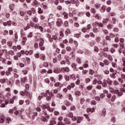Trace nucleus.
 <instances>
[{
    "instance_id": "nucleus-63",
    "label": "nucleus",
    "mask_w": 125,
    "mask_h": 125,
    "mask_svg": "<svg viewBox=\"0 0 125 125\" xmlns=\"http://www.w3.org/2000/svg\"><path fill=\"white\" fill-rule=\"evenodd\" d=\"M20 14L21 16H23V15H25V12L23 11H21L20 12Z\"/></svg>"
},
{
    "instance_id": "nucleus-64",
    "label": "nucleus",
    "mask_w": 125,
    "mask_h": 125,
    "mask_svg": "<svg viewBox=\"0 0 125 125\" xmlns=\"http://www.w3.org/2000/svg\"><path fill=\"white\" fill-rule=\"evenodd\" d=\"M109 37L112 38H115V35H114V34H113L112 33H110L109 34Z\"/></svg>"
},
{
    "instance_id": "nucleus-14",
    "label": "nucleus",
    "mask_w": 125,
    "mask_h": 125,
    "mask_svg": "<svg viewBox=\"0 0 125 125\" xmlns=\"http://www.w3.org/2000/svg\"><path fill=\"white\" fill-rule=\"evenodd\" d=\"M101 12H105V11L106 10V6H103L100 9Z\"/></svg>"
},
{
    "instance_id": "nucleus-58",
    "label": "nucleus",
    "mask_w": 125,
    "mask_h": 125,
    "mask_svg": "<svg viewBox=\"0 0 125 125\" xmlns=\"http://www.w3.org/2000/svg\"><path fill=\"white\" fill-rule=\"evenodd\" d=\"M98 80L96 78L94 79L93 81V84H95L96 83H97Z\"/></svg>"
},
{
    "instance_id": "nucleus-22",
    "label": "nucleus",
    "mask_w": 125,
    "mask_h": 125,
    "mask_svg": "<svg viewBox=\"0 0 125 125\" xmlns=\"http://www.w3.org/2000/svg\"><path fill=\"white\" fill-rule=\"evenodd\" d=\"M40 57H41V59L42 60H45V55L43 54H41L40 55Z\"/></svg>"
},
{
    "instance_id": "nucleus-41",
    "label": "nucleus",
    "mask_w": 125,
    "mask_h": 125,
    "mask_svg": "<svg viewBox=\"0 0 125 125\" xmlns=\"http://www.w3.org/2000/svg\"><path fill=\"white\" fill-rule=\"evenodd\" d=\"M116 100V95H113L111 98V102H114Z\"/></svg>"
},
{
    "instance_id": "nucleus-42",
    "label": "nucleus",
    "mask_w": 125,
    "mask_h": 125,
    "mask_svg": "<svg viewBox=\"0 0 125 125\" xmlns=\"http://www.w3.org/2000/svg\"><path fill=\"white\" fill-rule=\"evenodd\" d=\"M21 37H24V36H25V33L24 32V30H23V29L21 30Z\"/></svg>"
},
{
    "instance_id": "nucleus-10",
    "label": "nucleus",
    "mask_w": 125,
    "mask_h": 125,
    "mask_svg": "<svg viewBox=\"0 0 125 125\" xmlns=\"http://www.w3.org/2000/svg\"><path fill=\"white\" fill-rule=\"evenodd\" d=\"M71 67L73 68L74 71H78V69L77 68V64H76V63H72Z\"/></svg>"
},
{
    "instance_id": "nucleus-33",
    "label": "nucleus",
    "mask_w": 125,
    "mask_h": 125,
    "mask_svg": "<svg viewBox=\"0 0 125 125\" xmlns=\"http://www.w3.org/2000/svg\"><path fill=\"white\" fill-rule=\"evenodd\" d=\"M7 45L9 47H11V46H12V42H11V41L8 42H7Z\"/></svg>"
},
{
    "instance_id": "nucleus-7",
    "label": "nucleus",
    "mask_w": 125,
    "mask_h": 125,
    "mask_svg": "<svg viewBox=\"0 0 125 125\" xmlns=\"http://www.w3.org/2000/svg\"><path fill=\"white\" fill-rule=\"evenodd\" d=\"M36 13V10L35 9L32 8L31 10H29L27 11V14L28 15H32V14H35Z\"/></svg>"
},
{
    "instance_id": "nucleus-15",
    "label": "nucleus",
    "mask_w": 125,
    "mask_h": 125,
    "mask_svg": "<svg viewBox=\"0 0 125 125\" xmlns=\"http://www.w3.org/2000/svg\"><path fill=\"white\" fill-rule=\"evenodd\" d=\"M107 28L108 30H112V29L114 28V25L112 24H109L107 25Z\"/></svg>"
},
{
    "instance_id": "nucleus-5",
    "label": "nucleus",
    "mask_w": 125,
    "mask_h": 125,
    "mask_svg": "<svg viewBox=\"0 0 125 125\" xmlns=\"http://www.w3.org/2000/svg\"><path fill=\"white\" fill-rule=\"evenodd\" d=\"M104 93H105V94H106V97L108 98V99H110L111 97H112V94L111 93H109V91L104 90Z\"/></svg>"
},
{
    "instance_id": "nucleus-30",
    "label": "nucleus",
    "mask_w": 125,
    "mask_h": 125,
    "mask_svg": "<svg viewBox=\"0 0 125 125\" xmlns=\"http://www.w3.org/2000/svg\"><path fill=\"white\" fill-rule=\"evenodd\" d=\"M38 116V113L37 112L34 113L32 115V120H35V117H37Z\"/></svg>"
},
{
    "instance_id": "nucleus-23",
    "label": "nucleus",
    "mask_w": 125,
    "mask_h": 125,
    "mask_svg": "<svg viewBox=\"0 0 125 125\" xmlns=\"http://www.w3.org/2000/svg\"><path fill=\"white\" fill-rule=\"evenodd\" d=\"M104 63L105 64V65H106L107 66H108V65H109V64H110V62L107 59L104 60Z\"/></svg>"
},
{
    "instance_id": "nucleus-61",
    "label": "nucleus",
    "mask_w": 125,
    "mask_h": 125,
    "mask_svg": "<svg viewBox=\"0 0 125 125\" xmlns=\"http://www.w3.org/2000/svg\"><path fill=\"white\" fill-rule=\"evenodd\" d=\"M103 56H104V57H106V58H108V56H109V55L107 53H103Z\"/></svg>"
},
{
    "instance_id": "nucleus-35",
    "label": "nucleus",
    "mask_w": 125,
    "mask_h": 125,
    "mask_svg": "<svg viewBox=\"0 0 125 125\" xmlns=\"http://www.w3.org/2000/svg\"><path fill=\"white\" fill-rule=\"evenodd\" d=\"M64 121L65 122V123H66V124H67V125H70V124H71V122L68 121L67 118H64Z\"/></svg>"
},
{
    "instance_id": "nucleus-57",
    "label": "nucleus",
    "mask_w": 125,
    "mask_h": 125,
    "mask_svg": "<svg viewBox=\"0 0 125 125\" xmlns=\"http://www.w3.org/2000/svg\"><path fill=\"white\" fill-rule=\"evenodd\" d=\"M87 30H90V29H91V24H89L87 25L86 26V28Z\"/></svg>"
},
{
    "instance_id": "nucleus-47",
    "label": "nucleus",
    "mask_w": 125,
    "mask_h": 125,
    "mask_svg": "<svg viewBox=\"0 0 125 125\" xmlns=\"http://www.w3.org/2000/svg\"><path fill=\"white\" fill-rule=\"evenodd\" d=\"M105 39L106 41H111V38L109 36H105Z\"/></svg>"
},
{
    "instance_id": "nucleus-18",
    "label": "nucleus",
    "mask_w": 125,
    "mask_h": 125,
    "mask_svg": "<svg viewBox=\"0 0 125 125\" xmlns=\"http://www.w3.org/2000/svg\"><path fill=\"white\" fill-rule=\"evenodd\" d=\"M62 15H63L64 19H68V13L65 12H63L62 13Z\"/></svg>"
},
{
    "instance_id": "nucleus-56",
    "label": "nucleus",
    "mask_w": 125,
    "mask_h": 125,
    "mask_svg": "<svg viewBox=\"0 0 125 125\" xmlns=\"http://www.w3.org/2000/svg\"><path fill=\"white\" fill-rule=\"evenodd\" d=\"M27 38H33V33L32 32H30L27 35Z\"/></svg>"
},
{
    "instance_id": "nucleus-44",
    "label": "nucleus",
    "mask_w": 125,
    "mask_h": 125,
    "mask_svg": "<svg viewBox=\"0 0 125 125\" xmlns=\"http://www.w3.org/2000/svg\"><path fill=\"white\" fill-rule=\"evenodd\" d=\"M96 25H97V26H99V27H103V23L101 22L96 23Z\"/></svg>"
},
{
    "instance_id": "nucleus-62",
    "label": "nucleus",
    "mask_w": 125,
    "mask_h": 125,
    "mask_svg": "<svg viewBox=\"0 0 125 125\" xmlns=\"http://www.w3.org/2000/svg\"><path fill=\"white\" fill-rule=\"evenodd\" d=\"M42 5L44 9H47V8H48V7H47V5H44V4H42Z\"/></svg>"
},
{
    "instance_id": "nucleus-27",
    "label": "nucleus",
    "mask_w": 125,
    "mask_h": 125,
    "mask_svg": "<svg viewBox=\"0 0 125 125\" xmlns=\"http://www.w3.org/2000/svg\"><path fill=\"white\" fill-rule=\"evenodd\" d=\"M64 79L66 80V82H69V81H70V77L68 75H64Z\"/></svg>"
},
{
    "instance_id": "nucleus-17",
    "label": "nucleus",
    "mask_w": 125,
    "mask_h": 125,
    "mask_svg": "<svg viewBox=\"0 0 125 125\" xmlns=\"http://www.w3.org/2000/svg\"><path fill=\"white\" fill-rule=\"evenodd\" d=\"M28 40V39L27 38V37H23L22 38V44L23 45H25V43H26V42H27V40Z\"/></svg>"
},
{
    "instance_id": "nucleus-59",
    "label": "nucleus",
    "mask_w": 125,
    "mask_h": 125,
    "mask_svg": "<svg viewBox=\"0 0 125 125\" xmlns=\"http://www.w3.org/2000/svg\"><path fill=\"white\" fill-rule=\"evenodd\" d=\"M47 71L46 69H43L41 71L40 73L41 74H44V73H46Z\"/></svg>"
},
{
    "instance_id": "nucleus-26",
    "label": "nucleus",
    "mask_w": 125,
    "mask_h": 125,
    "mask_svg": "<svg viewBox=\"0 0 125 125\" xmlns=\"http://www.w3.org/2000/svg\"><path fill=\"white\" fill-rule=\"evenodd\" d=\"M88 61H86L85 62L84 64L83 65V68H87L88 67Z\"/></svg>"
},
{
    "instance_id": "nucleus-13",
    "label": "nucleus",
    "mask_w": 125,
    "mask_h": 125,
    "mask_svg": "<svg viewBox=\"0 0 125 125\" xmlns=\"http://www.w3.org/2000/svg\"><path fill=\"white\" fill-rule=\"evenodd\" d=\"M30 28H31V25L30 24H27L26 26L23 27V30L24 31H27V30H29Z\"/></svg>"
},
{
    "instance_id": "nucleus-52",
    "label": "nucleus",
    "mask_w": 125,
    "mask_h": 125,
    "mask_svg": "<svg viewBox=\"0 0 125 125\" xmlns=\"http://www.w3.org/2000/svg\"><path fill=\"white\" fill-rule=\"evenodd\" d=\"M41 20H44L45 19V17L42 15H40Z\"/></svg>"
},
{
    "instance_id": "nucleus-49",
    "label": "nucleus",
    "mask_w": 125,
    "mask_h": 125,
    "mask_svg": "<svg viewBox=\"0 0 125 125\" xmlns=\"http://www.w3.org/2000/svg\"><path fill=\"white\" fill-rule=\"evenodd\" d=\"M65 27H69V22L68 21H65L64 23Z\"/></svg>"
},
{
    "instance_id": "nucleus-1",
    "label": "nucleus",
    "mask_w": 125,
    "mask_h": 125,
    "mask_svg": "<svg viewBox=\"0 0 125 125\" xmlns=\"http://www.w3.org/2000/svg\"><path fill=\"white\" fill-rule=\"evenodd\" d=\"M41 96L42 98H43V97H46V101H50L51 100L52 97L54 95L53 92H49V90H47L45 93H42Z\"/></svg>"
},
{
    "instance_id": "nucleus-38",
    "label": "nucleus",
    "mask_w": 125,
    "mask_h": 125,
    "mask_svg": "<svg viewBox=\"0 0 125 125\" xmlns=\"http://www.w3.org/2000/svg\"><path fill=\"white\" fill-rule=\"evenodd\" d=\"M41 108H42V110H45V109H46V108H47V107L46 106V105H45V104H42L41 105Z\"/></svg>"
},
{
    "instance_id": "nucleus-29",
    "label": "nucleus",
    "mask_w": 125,
    "mask_h": 125,
    "mask_svg": "<svg viewBox=\"0 0 125 125\" xmlns=\"http://www.w3.org/2000/svg\"><path fill=\"white\" fill-rule=\"evenodd\" d=\"M48 22H49V24H51V23H52L53 24H54V21H53V18L49 19Z\"/></svg>"
},
{
    "instance_id": "nucleus-25",
    "label": "nucleus",
    "mask_w": 125,
    "mask_h": 125,
    "mask_svg": "<svg viewBox=\"0 0 125 125\" xmlns=\"http://www.w3.org/2000/svg\"><path fill=\"white\" fill-rule=\"evenodd\" d=\"M95 7L97 8V9H99L100 7H101V4H95L94 5Z\"/></svg>"
},
{
    "instance_id": "nucleus-21",
    "label": "nucleus",
    "mask_w": 125,
    "mask_h": 125,
    "mask_svg": "<svg viewBox=\"0 0 125 125\" xmlns=\"http://www.w3.org/2000/svg\"><path fill=\"white\" fill-rule=\"evenodd\" d=\"M38 12L39 14H42V13H43V10L41 8H39Z\"/></svg>"
},
{
    "instance_id": "nucleus-55",
    "label": "nucleus",
    "mask_w": 125,
    "mask_h": 125,
    "mask_svg": "<svg viewBox=\"0 0 125 125\" xmlns=\"http://www.w3.org/2000/svg\"><path fill=\"white\" fill-rule=\"evenodd\" d=\"M89 75H93L94 74V71H93L92 69H90L89 70Z\"/></svg>"
},
{
    "instance_id": "nucleus-50",
    "label": "nucleus",
    "mask_w": 125,
    "mask_h": 125,
    "mask_svg": "<svg viewBox=\"0 0 125 125\" xmlns=\"http://www.w3.org/2000/svg\"><path fill=\"white\" fill-rule=\"evenodd\" d=\"M74 116V114L72 112L69 113L68 114H67V117H69V118H72V117Z\"/></svg>"
},
{
    "instance_id": "nucleus-54",
    "label": "nucleus",
    "mask_w": 125,
    "mask_h": 125,
    "mask_svg": "<svg viewBox=\"0 0 125 125\" xmlns=\"http://www.w3.org/2000/svg\"><path fill=\"white\" fill-rule=\"evenodd\" d=\"M14 75V78L15 79H18V78H19V75L17 74V73H13Z\"/></svg>"
},
{
    "instance_id": "nucleus-4",
    "label": "nucleus",
    "mask_w": 125,
    "mask_h": 125,
    "mask_svg": "<svg viewBox=\"0 0 125 125\" xmlns=\"http://www.w3.org/2000/svg\"><path fill=\"white\" fill-rule=\"evenodd\" d=\"M62 24H63V21H62L61 19H58L56 22L57 26L58 27H61Z\"/></svg>"
},
{
    "instance_id": "nucleus-16",
    "label": "nucleus",
    "mask_w": 125,
    "mask_h": 125,
    "mask_svg": "<svg viewBox=\"0 0 125 125\" xmlns=\"http://www.w3.org/2000/svg\"><path fill=\"white\" fill-rule=\"evenodd\" d=\"M93 17H94V18H96V19H100V16H99V14H95L93 15Z\"/></svg>"
},
{
    "instance_id": "nucleus-19",
    "label": "nucleus",
    "mask_w": 125,
    "mask_h": 125,
    "mask_svg": "<svg viewBox=\"0 0 125 125\" xmlns=\"http://www.w3.org/2000/svg\"><path fill=\"white\" fill-rule=\"evenodd\" d=\"M52 39L53 40H53H54V41H56V42H57V41L58 40V37H57V35H53L52 36Z\"/></svg>"
},
{
    "instance_id": "nucleus-2",
    "label": "nucleus",
    "mask_w": 125,
    "mask_h": 125,
    "mask_svg": "<svg viewBox=\"0 0 125 125\" xmlns=\"http://www.w3.org/2000/svg\"><path fill=\"white\" fill-rule=\"evenodd\" d=\"M40 42L39 43V46L40 47L41 50H44L45 49V48L44 46H43V43H44V40H43V38H41L40 40Z\"/></svg>"
},
{
    "instance_id": "nucleus-46",
    "label": "nucleus",
    "mask_w": 125,
    "mask_h": 125,
    "mask_svg": "<svg viewBox=\"0 0 125 125\" xmlns=\"http://www.w3.org/2000/svg\"><path fill=\"white\" fill-rule=\"evenodd\" d=\"M110 78H112V79H116V75L115 73H112L110 74Z\"/></svg>"
},
{
    "instance_id": "nucleus-34",
    "label": "nucleus",
    "mask_w": 125,
    "mask_h": 125,
    "mask_svg": "<svg viewBox=\"0 0 125 125\" xmlns=\"http://www.w3.org/2000/svg\"><path fill=\"white\" fill-rule=\"evenodd\" d=\"M90 11H91V12L93 13V14H95V13H96V10H95V9L93 8H91Z\"/></svg>"
},
{
    "instance_id": "nucleus-6",
    "label": "nucleus",
    "mask_w": 125,
    "mask_h": 125,
    "mask_svg": "<svg viewBox=\"0 0 125 125\" xmlns=\"http://www.w3.org/2000/svg\"><path fill=\"white\" fill-rule=\"evenodd\" d=\"M114 94H118V96H122L124 94V93L122 92H120L119 90H115L114 92H113Z\"/></svg>"
},
{
    "instance_id": "nucleus-12",
    "label": "nucleus",
    "mask_w": 125,
    "mask_h": 125,
    "mask_svg": "<svg viewBox=\"0 0 125 125\" xmlns=\"http://www.w3.org/2000/svg\"><path fill=\"white\" fill-rule=\"evenodd\" d=\"M71 34V31L69 28L67 29L65 31V36H69Z\"/></svg>"
},
{
    "instance_id": "nucleus-3",
    "label": "nucleus",
    "mask_w": 125,
    "mask_h": 125,
    "mask_svg": "<svg viewBox=\"0 0 125 125\" xmlns=\"http://www.w3.org/2000/svg\"><path fill=\"white\" fill-rule=\"evenodd\" d=\"M26 92L27 93L26 95ZM29 95V98H30V99H32V95H30L29 92H27L26 90H25V92L24 91L20 92V95H21V96H25V95Z\"/></svg>"
},
{
    "instance_id": "nucleus-36",
    "label": "nucleus",
    "mask_w": 125,
    "mask_h": 125,
    "mask_svg": "<svg viewBox=\"0 0 125 125\" xmlns=\"http://www.w3.org/2000/svg\"><path fill=\"white\" fill-rule=\"evenodd\" d=\"M93 32H94V33H97L98 32V29L95 27V26H94L93 28Z\"/></svg>"
},
{
    "instance_id": "nucleus-48",
    "label": "nucleus",
    "mask_w": 125,
    "mask_h": 125,
    "mask_svg": "<svg viewBox=\"0 0 125 125\" xmlns=\"http://www.w3.org/2000/svg\"><path fill=\"white\" fill-rule=\"evenodd\" d=\"M75 5L77 7L79 6V5H80V1H79V0H77L76 1V2H75Z\"/></svg>"
},
{
    "instance_id": "nucleus-9",
    "label": "nucleus",
    "mask_w": 125,
    "mask_h": 125,
    "mask_svg": "<svg viewBox=\"0 0 125 125\" xmlns=\"http://www.w3.org/2000/svg\"><path fill=\"white\" fill-rule=\"evenodd\" d=\"M62 71H63L64 72H66V73L69 72L70 71V68L68 67H65L62 68Z\"/></svg>"
},
{
    "instance_id": "nucleus-28",
    "label": "nucleus",
    "mask_w": 125,
    "mask_h": 125,
    "mask_svg": "<svg viewBox=\"0 0 125 125\" xmlns=\"http://www.w3.org/2000/svg\"><path fill=\"white\" fill-rule=\"evenodd\" d=\"M76 61L77 63L79 64H82V59L80 58H78L77 59Z\"/></svg>"
},
{
    "instance_id": "nucleus-8",
    "label": "nucleus",
    "mask_w": 125,
    "mask_h": 125,
    "mask_svg": "<svg viewBox=\"0 0 125 125\" xmlns=\"http://www.w3.org/2000/svg\"><path fill=\"white\" fill-rule=\"evenodd\" d=\"M46 36L47 38H48L50 42H53V40H52V39L51 38V35L50 34H46Z\"/></svg>"
},
{
    "instance_id": "nucleus-40",
    "label": "nucleus",
    "mask_w": 125,
    "mask_h": 125,
    "mask_svg": "<svg viewBox=\"0 0 125 125\" xmlns=\"http://www.w3.org/2000/svg\"><path fill=\"white\" fill-rule=\"evenodd\" d=\"M109 21V19L108 18H104L103 20V23H105V24H107V22Z\"/></svg>"
},
{
    "instance_id": "nucleus-37",
    "label": "nucleus",
    "mask_w": 125,
    "mask_h": 125,
    "mask_svg": "<svg viewBox=\"0 0 125 125\" xmlns=\"http://www.w3.org/2000/svg\"><path fill=\"white\" fill-rule=\"evenodd\" d=\"M117 21V20L115 18H112L111 22L113 23V24H116V22Z\"/></svg>"
},
{
    "instance_id": "nucleus-24",
    "label": "nucleus",
    "mask_w": 125,
    "mask_h": 125,
    "mask_svg": "<svg viewBox=\"0 0 125 125\" xmlns=\"http://www.w3.org/2000/svg\"><path fill=\"white\" fill-rule=\"evenodd\" d=\"M6 82V79L5 78H2L0 80V83H4Z\"/></svg>"
},
{
    "instance_id": "nucleus-60",
    "label": "nucleus",
    "mask_w": 125,
    "mask_h": 125,
    "mask_svg": "<svg viewBox=\"0 0 125 125\" xmlns=\"http://www.w3.org/2000/svg\"><path fill=\"white\" fill-rule=\"evenodd\" d=\"M94 50L96 52H98V51H99V50L98 49V47L97 46H95L94 47Z\"/></svg>"
},
{
    "instance_id": "nucleus-51",
    "label": "nucleus",
    "mask_w": 125,
    "mask_h": 125,
    "mask_svg": "<svg viewBox=\"0 0 125 125\" xmlns=\"http://www.w3.org/2000/svg\"><path fill=\"white\" fill-rule=\"evenodd\" d=\"M3 36H6V35H8V31L7 30H4L3 32Z\"/></svg>"
},
{
    "instance_id": "nucleus-20",
    "label": "nucleus",
    "mask_w": 125,
    "mask_h": 125,
    "mask_svg": "<svg viewBox=\"0 0 125 125\" xmlns=\"http://www.w3.org/2000/svg\"><path fill=\"white\" fill-rule=\"evenodd\" d=\"M83 120V117H78L77 123H78V124H80V123H81Z\"/></svg>"
},
{
    "instance_id": "nucleus-39",
    "label": "nucleus",
    "mask_w": 125,
    "mask_h": 125,
    "mask_svg": "<svg viewBox=\"0 0 125 125\" xmlns=\"http://www.w3.org/2000/svg\"><path fill=\"white\" fill-rule=\"evenodd\" d=\"M19 83H20V80H17L15 81V84L19 86Z\"/></svg>"
},
{
    "instance_id": "nucleus-11",
    "label": "nucleus",
    "mask_w": 125,
    "mask_h": 125,
    "mask_svg": "<svg viewBox=\"0 0 125 125\" xmlns=\"http://www.w3.org/2000/svg\"><path fill=\"white\" fill-rule=\"evenodd\" d=\"M56 97L59 99H63V94L61 93H59L57 95Z\"/></svg>"
},
{
    "instance_id": "nucleus-45",
    "label": "nucleus",
    "mask_w": 125,
    "mask_h": 125,
    "mask_svg": "<svg viewBox=\"0 0 125 125\" xmlns=\"http://www.w3.org/2000/svg\"><path fill=\"white\" fill-rule=\"evenodd\" d=\"M9 7H10V9L11 10H14V5H13V4H11V5H10V6H9Z\"/></svg>"
},
{
    "instance_id": "nucleus-32",
    "label": "nucleus",
    "mask_w": 125,
    "mask_h": 125,
    "mask_svg": "<svg viewBox=\"0 0 125 125\" xmlns=\"http://www.w3.org/2000/svg\"><path fill=\"white\" fill-rule=\"evenodd\" d=\"M33 21H34V22H35V23H38L39 20L37 17H34L33 19Z\"/></svg>"
},
{
    "instance_id": "nucleus-43",
    "label": "nucleus",
    "mask_w": 125,
    "mask_h": 125,
    "mask_svg": "<svg viewBox=\"0 0 125 125\" xmlns=\"http://www.w3.org/2000/svg\"><path fill=\"white\" fill-rule=\"evenodd\" d=\"M84 117H85V118L86 119V120H87L88 122L90 121L89 117H88V115H87V114H84Z\"/></svg>"
},
{
    "instance_id": "nucleus-53",
    "label": "nucleus",
    "mask_w": 125,
    "mask_h": 125,
    "mask_svg": "<svg viewBox=\"0 0 125 125\" xmlns=\"http://www.w3.org/2000/svg\"><path fill=\"white\" fill-rule=\"evenodd\" d=\"M107 58L110 61H112L113 60V57H112V56L110 55H108Z\"/></svg>"
},
{
    "instance_id": "nucleus-31",
    "label": "nucleus",
    "mask_w": 125,
    "mask_h": 125,
    "mask_svg": "<svg viewBox=\"0 0 125 125\" xmlns=\"http://www.w3.org/2000/svg\"><path fill=\"white\" fill-rule=\"evenodd\" d=\"M106 82L108 84L112 85V83H113V82L110 79H108Z\"/></svg>"
}]
</instances>
